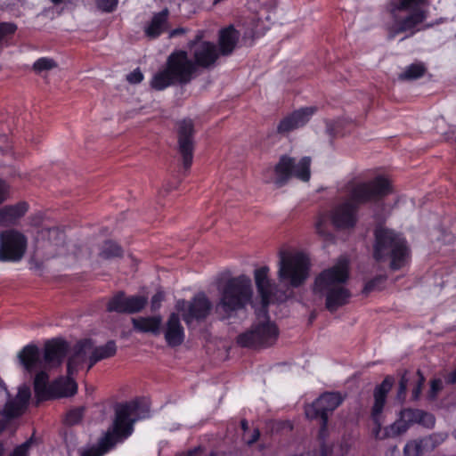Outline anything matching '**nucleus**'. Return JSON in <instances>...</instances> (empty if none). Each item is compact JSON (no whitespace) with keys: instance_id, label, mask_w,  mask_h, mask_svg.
Returning a JSON list of instances; mask_svg holds the SVG:
<instances>
[{"instance_id":"f257e3e1","label":"nucleus","mask_w":456,"mask_h":456,"mask_svg":"<svg viewBox=\"0 0 456 456\" xmlns=\"http://www.w3.org/2000/svg\"><path fill=\"white\" fill-rule=\"evenodd\" d=\"M348 278V261L344 257L339 258L334 266L323 270L315 278L314 293L325 297V306L330 313L336 312L349 302L351 293L344 286Z\"/></svg>"},{"instance_id":"ea45409f","label":"nucleus","mask_w":456,"mask_h":456,"mask_svg":"<svg viewBox=\"0 0 456 456\" xmlns=\"http://www.w3.org/2000/svg\"><path fill=\"white\" fill-rule=\"evenodd\" d=\"M386 281H387L386 275H378V276L374 277L372 280L369 281L365 284V286L362 289V293L367 295L371 291L381 289L384 287Z\"/></svg>"},{"instance_id":"49530a36","label":"nucleus","mask_w":456,"mask_h":456,"mask_svg":"<svg viewBox=\"0 0 456 456\" xmlns=\"http://www.w3.org/2000/svg\"><path fill=\"white\" fill-rule=\"evenodd\" d=\"M428 0H400L399 4L395 7V10L402 11L411 6H419L427 4Z\"/></svg>"},{"instance_id":"39448f33","label":"nucleus","mask_w":456,"mask_h":456,"mask_svg":"<svg viewBox=\"0 0 456 456\" xmlns=\"http://www.w3.org/2000/svg\"><path fill=\"white\" fill-rule=\"evenodd\" d=\"M346 199L360 208L362 205L377 202L392 192L389 180L384 176H376L370 181L351 178L341 188Z\"/></svg>"},{"instance_id":"412c9836","label":"nucleus","mask_w":456,"mask_h":456,"mask_svg":"<svg viewBox=\"0 0 456 456\" xmlns=\"http://www.w3.org/2000/svg\"><path fill=\"white\" fill-rule=\"evenodd\" d=\"M315 108L308 107L293 111L280 121L277 126V133L287 134L305 126L309 121L311 116L315 112Z\"/></svg>"},{"instance_id":"72a5a7b5","label":"nucleus","mask_w":456,"mask_h":456,"mask_svg":"<svg viewBox=\"0 0 456 456\" xmlns=\"http://www.w3.org/2000/svg\"><path fill=\"white\" fill-rule=\"evenodd\" d=\"M400 417L411 426L413 423H421L426 419L434 424L435 419L432 414H429L422 410L407 408L400 411Z\"/></svg>"},{"instance_id":"b1692460","label":"nucleus","mask_w":456,"mask_h":456,"mask_svg":"<svg viewBox=\"0 0 456 456\" xmlns=\"http://www.w3.org/2000/svg\"><path fill=\"white\" fill-rule=\"evenodd\" d=\"M92 350L93 340L90 338L81 339L76 343L67 362L69 375L77 373L78 367L86 360L88 354H92Z\"/></svg>"},{"instance_id":"dca6fc26","label":"nucleus","mask_w":456,"mask_h":456,"mask_svg":"<svg viewBox=\"0 0 456 456\" xmlns=\"http://www.w3.org/2000/svg\"><path fill=\"white\" fill-rule=\"evenodd\" d=\"M194 124L191 119L177 122L178 152L182 157L183 167L185 171L191 167L194 152Z\"/></svg>"},{"instance_id":"052dcab7","label":"nucleus","mask_w":456,"mask_h":456,"mask_svg":"<svg viewBox=\"0 0 456 456\" xmlns=\"http://www.w3.org/2000/svg\"><path fill=\"white\" fill-rule=\"evenodd\" d=\"M184 33H186V28H175V29L170 31L169 37H176V36H179V35H183Z\"/></svg>"},{"instance_id":"79ce46f5","label":"nucleus","mask_w":456,"mask_h":456,"mask_svg":"<svg viewBox=\"0 0 456 456\" xmlns=\"http://www.w3.org/2000/svg\"><path fill=\"white\" fill-rule=\"evenodd\" d=\"M84 411H85L84 407H78V408H75V409H72L69 411H68V413L66 414V419H65L66 424H68L69 426H73V425L79 423L83 418Z\"/></svg>"},{"instance_id":"7c9ffc66","label":"nucleus","mask_w":456,"mask_h":456,"mask_svg":"<svg viewBox=\"0 0 456 456\" xmlns=\"http://www.w3.org/2000/svg\"><path fill=\"white\" fill-rule=\"evenodd\" d=\"M117 353V345L114 340H109L105 345L95 346L93 342L92 354L88 356V370L100 361L113 357Z\"/></svg>"},{"instance_id":"c03bdc74","label":"nucleus","mask_w":456,"mask_h":456,"mask_svg":"<svg viewBox=\"0 0 456 456\" xmlns=\"http://www.w3.org/2000/svg\"><path fill=\"white\" fill-rule=\"evenodd\" d=\"M17 30V25L12 22H0V44Z\"/></svg>"},{"instance_id":"de8ad7c7","label":"nucleus","mask_w":456,"mask_h":456,"mask_svg":"<svg viewBox=\"0 0 456 456\" xmlns=\"http://www.w3.org/2000/svg\"><path fill=\"white\" fill-rule=\"evenodd\" d=\"M443 389V382L440 379H434L430 381V389L428 392V397L431 400H435L437 397L438 393Z\"/></svg>"},{"instance_id":"13d9d810","label":"nucleus","mask_w":456,"mask_h":456,"mask_svg":"<svg viewBox=\"0 0 456 456\" xmlns=\"http://www.w3.org/2000/svg\"><path fill=\"white\" fill-rule=\"evenodd\" d=\"M445 382L452 385L456 383V369L446 375Z\"/></svg>"},{"instance_id":"a18cd8bd","label":"nucleus","mask_w":456,"mask_h":456,"mask_svg":"<svg viewBox=\"0 0 456 456\" xmlns=\"http://www.w3.org/2000/svg\"><path fill=\"white\" fill-rule=\"evenodd\" d=\"M33 443V436L28 439L26 442L17 446L10 456H28V450L30 449Z\"/></svg>"},{"instance_id":"774afa93","label":"nucleus","mask_w":456,"mask_h":456,"mask_svg":"<svg viewBox=\"0 0 456 456\" xmlns=\"http://www.w3.org/2000/svg\"><path fill=\"white\" fill-rule=\"evenodd\" d=\"M149 411L150 410L147 408L144 411H143V414L141 416L142 418H145L149 415Z\"/></svg>"},{"instance_id":"8fccbe9b","label":"nucleus","mask_w":456,"mask_h":456,"mask_svg":"<svg viewBox=\"0 0 456 456\" xmlns=\"http://www.w3.org/2000/svg\"><path fill=\"white\" fill-rule=\"evenodd\" d=\"M97 7L106 12L114 11L118 4V0H96Z\"/></svg>"},{"instance_id":"9b49d317","label":"nucleus","mask_w":456,"mask_h":456,"mask_svg":"<svg viewBox=\"0 0 456 456\" xmlns=\"http://www.w3.org/2000/svg\"><path fill=\"white\" fill-rule=\"evenodd\" d=\"M342 401L343 399L338 393H324L305 408V415L308 419H320L319 437L322 440H325L328 436L329 415L342 403Z\"/></svg>"},{"instance_id":"6ab92c4d","label":"nucleus","mask_w":456,"mask_h":456,"mask_svg":"<svg viewBox=\"0 0 456 456\" xmlns=\"http://www.w3.org/2000/svg\"><path fill=\"white\" fill-rule=\"evenodd\" d=\"M69 350V343L62 338H57L47 340L44 346V367L55 368L61 366Z\"/></svg>"},{"instance_id":"2f4dec72","label":"nucleus","mask_w":456,"mask_h":456,"mask_svg":"<svg viewBox=\"0 0 456 456\" xmlns=\"http://www.w3.org/2000/svg\"><path fill=\"white\" fill-rule=\"evenodd\" d=\"M168 15L169 11L167 8H165L161 12L155 13L150 24L145 28L146 36L150 38L158 37L165 29Z\"/></svg>"},{"instance_id":"69168bd1","label":"nucleus","mask_w":456,"mask_h":456,"mask_svg":"<svg viewBox=\"0 0 456 456\" xmlns=\"http://www.w3.org/2000/svg\"><path fill=\"white\" fill-rule=\"evenodd\" d=\"M325 454H326V449L324 448V446H322L321 452H320V456H325Z\"/></svg>"},{"instance_id":"3c124183","label":"nucleus","mask_w":456,"mask_h":456,"mask_svg":"<svg viewBox=\"0 0 456 456\" xmlns=\"http://www.w3.org/2000/svg\"><path fill=\"white\" fill-rule=\"evenodd\" d=\"M165 298V294L163 291H158L155 293L151 299V312H156L161 306V303Z\"/></svg>"},{"instance_id":"6e6552de","label":"nucleus","mask_w":456,"mask_h":456,"mask_svg":"<svg viewBox=\"0 0 456 456\" xmlns=\"http://www.w3.org/2000/svg\"><path fill=\"white\" fill-rule=\"evenodd\" d=\"M10 396L4 383L0 379V403L8 399L3 410L0 411V434L13 419L19 418L24 413L31 396L30 389L26 386L20 387L14 398L11 399Z\"/></svg>"},{"instance_id":"338daca9","label":"nucleus","mask_w":456,"mask_h":456,"mask_svg":"<svg viewBox=\"0 0 456 456\" xmlns=\"http://www.w3.org/2000/svg\"><path fill=\"white\" fill-rule=\"evenodd\" d=\"M198 450H199V448H195L193 450L189 451V452H188L189 456L193 455Z\"/></svg>"},{"instance_id":"7ed1b4c3","label":"nucleus","mask_w":456,"mask_h":456,"mask_svg":"<svg viewBox=\"0 0 456 456\" xmlns=\"http://www.w3.org/2000/svg\"><path fill=\"white\" fill-rule=\"evenodd\" d=\"M197 72L188 53L175 50L167 58L164 68L153 75L150 85L156 91H162L171 86H185L197 76Z\"/></svg>"},{"instance_id":"423d86ee","label":"nucleus","mask_w":456,"mask_h":456,"mask_svg":"<svg viewBox=\"0 0 456 456\" xmlns=\"http://www.w3.org/2000/svg\"><path fill=\"white\" fill-rule=\"evenodd\" d=\"M139 403L136 401L118 403L115 407V419L112 427L100 439L96 447L102 455L111 450L118 442L128 437L133 432L134 423L136 419L131 416L138 410Z\"/></svg>"},{"instance_id":"a211bd4d","label":"nucleus","mask_w":456,"mask_h":456,"mask_svg":"<svg viewBox=\"0 0 456 456\" xmlns=\"http://www.w3.org/2000/svg\"><path fill=\"white\" fill-rule=\"evenodd\" d=\"M359 208L346 199L338 204L331 211V222L338 229H350L355 226L358 221Z\"/></svg>"},{"instance_id":"4be33fe9","label":"nucleus","mask_w":456,"mask_h":456,"mask_svg":"<svg viewBox=\"0 0 456 456\" xmlns=\"http://www.w3.org/2000/svg\"><path fill=\"white\" fill-rule=\"evenodd\" d=\"M428 13L425 10H416L404 18L399 20L395 26L389 28L388 38L392 39L396 35L406 31H411L410 36L415 34L419 28L416 29V27L421 24L427 19Z\"/></svg>"},{"instance_id":"473e14b6","label":"nucleus","mask_w":456,"mask_h":456,"mask_svg":"<svg viewBox=\"0 0 456 456\" xmlns=\"http://www.w3.org/2000/svg\"><path fill=\"white\" fill-rule=\"evenodd\" d=\"M33 385L37 402L50 400L51 383L45 371L41 370L36 374Z\"/></svg>"},{"instance_id":"5fc2aeb1","label":"nucleus","mask_w":456,"mask_h":456,"mask_svg":"<svg viewBox=\"0 0 456 456\" xmlns=\"http://www.w3.org/2000/svg\"><path fill=\"white\" fill-rule=\"evenodd\" d=\"M9 196V185L4 180H0V204L7 200Z\"/></svg>"},{"instance_id":"20e7f679","label":"nucleus","mask_w":456,"mask_h":456,"mask_svg":"<svg viewBox=\"0 0 456 456\" xmlns=\"http://www.w3.org/2000/svg\"><path fill=\"white\" fill-rule=\"evenodd\" d=\"M217 289L219 299L215 305V311L222 314L224 319L245 309L252 300V281L245 274L229 278L224 283L218 284Z\"/></svg>"},{"instance_id":"a878e982","label":"nucleus","mask_w":456,"mask_h":456,"mask_svg":"<svg viewBox=\"0 0 456 456\" xmlns=\"http://www.w3.org/2000/svg\"><path fill=\"white\" fill-rule=\"evenodd\" d=\"M18 360L20 365L28 371L32 372L44 364L41 360V353L37 346L27 345L18 354Z\"/></svg>"},{"instance_id":"c85d7f7f","label":"nucleus","mask_w":456,"mask_h":456,"mask_svg":"<svg viewBox=\"0 0 456 456\" xmlns=\"http://www.w3.org/2000/svg\"><path fill=\"white\" fill-rule=\"evenodd\" d=\"M240 37V33L234 28L232 25L220 30L219 34V47L220 53L223 55L231 54Z\"/></svg>"},{"instance_id":"09e8293b","label":"nucleus","mask_w":456,"mask_h":456,"mask_svg":"<svg viewBox=\"0 0 456 456\" xmlns=\"http://www.w3.org/2000/svg\"><path fill=\"white\" fill-rule=\"evenodd\" d=\"M446 436L443 434H433L428 437L423 439L426 442V445L429 444L430 450H434L436 446H438L441 443H443L445 439Z\"/></svg>"},{"instance_id":"cd10ccee","label":"nucleus","mask_w":456,"mask_h":456,"mask_svg":"<svg viewBox=\"0 0 456 456\" xmlns=\"http://www.w3.org/2000/svg\"><path fill=\"white\" fill-rule=\"evenodd\" d=\"M28 209V205L25 201L0 208V225L7 226L15 224L27 213Z\"/></svg>"},{"instance_id":"4c0bfd02","label":"nucleus","mask_w":456,"mask_h":456,"mask_svg":"<svg viewBox=\"0 0 456 456\" xmlns=\"http://www.w3.org/2000/svg\"><path fill=\"white\" fill-rule=\"evenodd\" d=\"M423 439L410 440L403 448V456H420L423 452Z\"/></svg>"},{"instance_id":"bf43d9fd","label":"nucleus","mask_w":456,"mask_h":456,"mask_svg":"<svg viewBox=\"0 0 456 456\" xmlns=\"http://www.w3.org/2000/svg\"><path fill=\"white\" fill-rule=\"evenodd\" d=\"M259 437H260V431H259V429L256 428V429H254V431L251 435V437L248 439V444H253L259 439Z\"/></svg>"},{"instance_id":"58836bf2","label":"nucleus","mask_w":456,"mask_h":456,"mask_svg":"<svg viewBox=\"0 0 456 456\" xmlns=\"http://www.w3.org/2000/svg\"><path fill=\"white\" fill-rule=\"evenodd\" d=\"M57 66V62L53 59L42 57L34 62L32 68L36 73L40 74L43 71L51 70Z\"/></svg>"},{"instance_id":"e433bc0d","label":"nucleus","mask_w":456,"mask_h":456,"mask_svg":"<svg viewBox=\"0 0 456 456\" xmlns=\"http://www.w3.org/2000/svg\"><path fill=\"white\" fill-rule=\"evenodd\" d=\"M410 426L401 417L385 428L386 437H395L405 433Z\"/></svg>"},{"instance_id":"aec40b11","label":"nucleus","mask_w":456,"mask_h":456,"mask_svg":"<svg viewBox=\"0 0 456 456\" xmlns=\"http://www.w3.org/2000/svg\"><path fill=\"white\" fill-rule=\"evenodd\" d=\"M395 383L394 377L388 375L378 385L373 391L374 403L371 408V419L379 428H381V413L383 411L387 396Z\"/></svg>"},{"instance_id":"603ef678","label":"nucleus","mask_w":456,"mask_h":456,"mask_svg":"<svg viewBox=\"0 0 456 456\" xmlns=\"http://www.w3.org/2000/svg\"><path fill=\"white\" fill-rule=\"evenodd\" d=\"M325 223H326V220H325V217L322 216V217H320L318 219V221L316 222L315 224V229H316V232L322 235L325 240H333V236L330 233V232H327L326 231H324L323 229V226L325 225Z\"/></svg>"},{"instance_id":"0e129e2a","label":"nucleus","mask_w":456,"mask_h":456,"mask_svg":"<svg viewBox=\"0 0 456 456\" xmlns=\"http://www.w3.org/2000/svg\"><path fill=\"white\" fill-rule=\"evenodd\" d=\"M51 2H52L53 4L58 5V4H61V3H63V2H64V0H51Z\"/></svg>"},{"instance_id":"9d476101","label":"nucleus","mask_w":456,"mask_h":456,"mask_svg":"<svg viewBox=\"0 0 456 456\" xmlns=\"http://www.w3.org/2000/svg\"><path fill=\"white\" fill-rule=\"evenodd\" d=\"M311 158L303 157L297 163L294 158L282 155L274 167V183L281 188L288 183L291 177L308 182L311 176Z\"/></svg>"},{"instance_id":"c756f323","label":"nucleus","mask_w":456,"mask_h":456,"mask_svg":"<svg viewBox=\"0 0 456 456\" xmlns=\"http://www.w3.org/2000/svg\"><path fill=\"white\" fill-rule=\"evenodd\" d=\"M162 323V317L159 315L150 317L133 318V328L140 332L152 333L159 335L160 333V327Z\"/></svg>"},{"instance_id":"c9c22d12","label":"nucleus","mask_w":456,"mask_h":456,"mask_svg":"<svg viewBox=\"0 0 456 456\" xmlns=\"http://www.w3.org/2000/svg\"><path fill=\"white\" fill-rule=\"evenodd\" d=\"M123 249L115 241L107 240L103 241L99 249V256L104 260H110L117 257H122Z\"/></svg>"},{"instance_id":"0eeeda50","label":"nucleus","mask_w":456,"mask_h":456,"mask_svg":"<svg viewBox=\"0 0 456 456\" xmlns=\"http://www.w3.org/2000/svg\"><path fill=\"white\" fill-rule=\"evenodd\" d=\"M278 281L287 287L298 288L305 283L309 276L310 262L301 252L279 253Z\"/></svg>"},{"instance_id":"864d4df0","label":"nucleus","mask_w":456,"mask_h":456,"mask_svg":"<svg viewBox=\"0 0 456 456\" xmlns=\"http://www.w3.org/2000/svg\"><path fill=\"white\" fill-rule=\"evenodd\" d=\"M142 79L143 74L142 73L139 68L135 69L134 71H132L126 76V80L130 84H139L142 81Z\"/></svg>"},{"instance_id":"ddd939ff","label":"nucleus","mask_w":456,"mask_h":456,"mask_svg":"<svg viewBox=\"0 0 456 456\" xmlns=\"http://www.w3.org/2000/svg\"><path fill=\"white\" fill-rule=\"evenodd\" d=\"M213 307L211 301L204 292L196 294L190 302L178 300L175 308L182 313L183 321L190 325L193 321H204Z\"/></svg>"},{"instance_id":"6e6d98bb","label":"nucleus","mask_w":456,"mask_h":456,"mask_svg":"<svg viewBox=\"0 0 456 456\" xmlns=\"http://www.w3.org/2000/svg\"><path fill=\"white\" fill-rule=\"evenodd\" d=\"M81 456H102L96 447L90 448L82 452Z\"/></svg>"},{"instance_id":"f3484780","label":"nucleus","mask_w":456,"mask_h":456,"mask_svg":"<svg viewBox=\"0 0 456 456\" xmlns=\"http://www.w3.org/2000/svg\"><path fill=\"white\" fill-rule=\"evenodd\" d=\"M148 304V297L142 295L126 296L120 290L111 297L107 304L108 312L134 314L142 312Z\"/></svg>"},{"instance_id":"4468645a","label":"nucleus","mask_w":456,"mask_h":456,"mask_svg":"<svg viewBox=\"0 0 456 456\" xmlns=\"http://www.w3.org/2000/svg\"><path fill=\"white\" fill-rule=\"evenodd\" d=\"M66 235L57 227L44 228L38 233L37 250L45 259H51L66 253Z\"/></svg>"},{"instance_id":"680f3d73","label":"nucleus","mask_w":456,"mask_h":456,"mask_svg":"<svg viewBox=\"0 0 456 456\" xmlns=\"http://www.w3.org/2000/svg\"><path fill=\"white\" fill-rule=\"evenodd\" d=\"M240 427L244 432L248 430V423L247 419H241Z\"/></svg>"},{"instance_id":"a19ab883","label":"nucleus","mask_w":456,"mask_h":456,"mask_svg":"<svg viewBox=\"0 0 456 456\" xmlns=\"http://www.w3.org/2000/svg\"><path fill=\"white\" fill-rule=\"evenodd\" d=\"M409 374L410 373L408 370H403V372L401 375L400 380H399L396 398L400 402H403L406 397L407 387H408V383L411 379V378L409 377Z\"/></svg>"},{"instance_id":"bb28decb","label":"nucleus","mask_w":456,"mask_h":456,"mask_svg":"<svg viewBox=\"0 0 456 456\" xmlns=\"http://www.w3.org/2000/svg\"><path fill=\"white\" fill-rule=\"evenodd\" d=\"M73 375L67 373L66 378H59L51 383L50 399L69 397L77 391V385Z\"/></svg>"},{"instance_id":"e2e57ef3","label":"nucleus","mask_w":456,"mask_h":456,"mask_svg":"<svg viewBox=\"0 0 456 456\" xmlns=\"http://www.w3.org/2000/svg\"><path fill=\"white\" fill-rule=\"evenodd\" d=\"M4 444L2 443H0V456H4Z\"/></svg>"},{"instance_id":"2eb2a0df","label":"nucleus","mask_w":456,"mask_h":456,"mask_svg":"<svg viewBox=\"0 0 456 456\" xmlns=\"http://www.w3.org/2000/svg\"><path fill=\"white\" fill-rule=\"evenodd\" d=\"M203 34L199 31L195 38L189 41L188 48L193 57L192 63L196 69H209L213 67L219 57L216 45L214 43L201 41Z\"/></svg>"},{"instance_id":"f8f14e48","label":"nucleus","mask_w":456,"mask_h":456,"mask_svg":"<svg viewBox=\"0 0 456 456\" xmlns=\"http://www.w3.org/2000/svg\"><path fill=\"white\" fill-rule=\"evenodd\" d=\"M27 248V239L21 232L11 229L0 233V261L18 262Z\"/></svg>"},{"instance_id":"393cba45","label":"nucleus","mask_w":456,"mask_h":456,"mask_svg":"<svg viewBox=\"0 0 456 456\" xmlns=\"http://www.w3.org/2000/svg\"><path fill=\"white\" fill-rule=\"evenodd\" d=\"M164 338L168 346L177 347L184 341V329L181 324L180 317L177 314L172 313L163 330Z\"/></svg>"},{"instance_id":"5701e85b","label":"nucleus","mask_w":456,"mask_h":456,"mask_svg":"<svg viewBox=\"0 0 456 456\" xmlns=\"http://www.w3.org/2000/svg\"><path fill=\"white\" fill-rule=\"evenodd\" d=\"M269 272L268 266H262L254 271L256 287L261 298V305L265 309L269 305L274 289V285L269 279Z\"/></svg>"},{"instance_id":"4d7b16f0","label":"nucleus","mask_w":456,"mask_h":456,"mask_svg":"<svg viewBox=\"0 0 456 456\" xmlns=\"http://www.w3.org/2000/svg\"><path fill=\"white\" fill-rule=\"evenodd\" d=\"M326 132L331 137H335L336 135V127L335 124L332 122H328L326 125Z\"/></svg>"},{"instance_id":"37998d69","label":"nucleus","mask_w":456,"mask_h":456,"mask_svg":"<svg viewBox=\"0 0 456 456\" xmlns=\"http://www.w3.org/2000/svg\"><path fill=\"white\" fill-rule=\"evenodd\" d=\"M417 379L414 381V385L411 391L412 400L416 401L419 398L422 387L426 381V379L420 370H418L416 372Z\"/></svg>"},{"instance_id":"f03ea898","label":"nucleus","mask_w":456,"mask_h":456,"mask_svg":"<svg viewBox=\"0 0 456 456\" xmlns=\"http://www.w3.org/2000/svg\"><path fill=\"white\" fill-rule=\"evenodd\" d=\"M373 257L378 262L389 260V268L397 271L407 265L411 248L401 232L377 225L374 229Z\"/></svg>"},{"instance_id":"1a4fd4ad","label":"nucleus","mask_w":456,"mask_h":456,"mask_svg":"<svg viewBox=\"0 0 456 456\" xmlns=\"http://www.w3.org/2000/svg\"><path fill=\"white\" fill-rule=\"evenodd\" d=\"M279 336L277 326L269 320L254 323L251 328L237 337L242 347L265 348L273 346Z\"/></svg>"},{"instance_id":"f704fd0d","label":"nucleus","mask_w":456,"mask_h":456,"mask_svg":"<svg viewBox=\"0 0 456 456\" xmlns=\"http://www.w3.org/2000/svg\"><path fill=\"white\" fill-rule=\"evenodd\" d=\"M427 72V68L423 62H414L398 75L401 81H412L422 77Z\"/></svg>"}]
</instances>
